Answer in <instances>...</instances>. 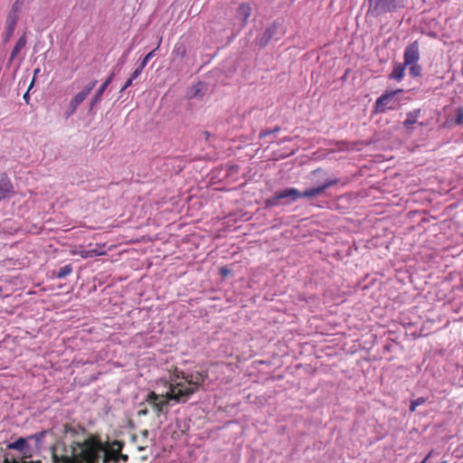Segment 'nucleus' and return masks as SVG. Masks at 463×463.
<instances>
[{
	"label": "nucleus",
	"mask_w": 463,
	"mask_h": 463,
	"mask_svg": "<svg viewBox=\"0 0 463 463\" xmlns=\"http://www.w3.org/2000/svg\"><path fill=\"white\" fill-rule=\"evenodd\" d=\"M204 381L202 374L195 376H187L183 372L177 373L171 377L165 393L157 394L154 392H149L146 402L151 404L157 412H161L164 407L170 401L175 402H184Z\"/></svg>",
	"instance_id": "1"
},
{
	"label": "nucleus",
	"mask_w": 463,
	"mask_h": 463,
	"mask_svg": "<svg viewBox=\"0 0 463 463\" xmlns=\"http://www.w3.org/2000/svg\"><path fill=\"white\" fill-rule=\"evenodd\" d=\"M100 459L103 463L118 461L114 452L104 449L93 437H89L71 443L70 455L64 457V463H99Z\"/></svg>",
	"instance_id": "2"
},
{
	"label": "nucleus",
	"mask_w": 463,
	"mask_h": 463,
	"mask_svg": "<svg viewBox=\"0 0 463 463\" xmlns=\"http://www.w3.org/2000/svg\"><path fill=\"white\" fill-rule=\"evenodd\" d=\"M337 184V179H328L324 184L305 190L298 191L297 188L289 187L276 192V194L265 201L266 207H276L279 205L290 204L299 198H313L321 195L324 192Z\"/></svg>",
	"instance_id": "3"
},
{
	"label": "nucleus",
	"mask_w": 463,
	"mask_h": 463,
	"mask_svg": "<svg viewBox=\"0 0 463 463\" xmlns=\"http://www.w3.org/2000/svg\"><path fill=\"white\" fill-rule=\"evenodd\" d=\"M402 90H395L386 91L382 94L374 103V113H385L388 110H397L401 107V99L398 97L400 93H402Z\"/></svg>",
	"instance_id": "4"
},
{
	"label": "nucleus",
	"mask_w": 463,
	"mask_h": 463,
	"mask_svg": "<svg viewBox=\"0 0 463 463\" xmlns=\"http://www.w3.org/2000/svg\"><path fill=\"white\" fill-rule=\"evenodd\" d=\"M368 13L377 17L403 8L404 0H368Z\"/></svg>",
	"instance_id": "5"
},
{
	"label": "nucleus",
	"mask_w": 463,
	"mask_h": 463,
	"mask_svg": "<svg viewBox=\"0 0 463 463\" xmlns=\"http://www.w3.org/2000/svg\"><path fill=\"white\" fill-rule=\"evenodd\" d=\"M97 80H92L88 83L82 90L78 92L71 100L70 105L66 112L64 113L65 118L71 117L77 110L78 107L86 99L92 90L97 84Z\"/></svg>",
	"instance_id": "6"
},
{
	"label": "nucleus",
	"mask_w": 463,
	"mask_h": 463,
	"mask_svg": "<svg viewBox=\"0 0 463 463\" xmlns=\"http://www.w3.org/2000/svg\"><path fill=\"white\" fill-rule=\"evenodd\" d=\"M404 64L416 63L420 60V49L417 41L409 44L404 50Z\"/></svg>",
	"instance_id": "7"
},
{
	"label": "nucleus",
	"mask_w": 463,
	"mask_h": 463,
	"mask_svg": "<svg viewBox=\"0 0 463 463\" xmlns=\"http://www.w3.org/2000/svg\"><path fill=\"white\" fill-rule=\"evenodd\" d=\"M18 19H19L18 16L10 14H7V17L5 20V31L3 35L5 43L9 42L11 37L13 36L14 32L16 28Z\"/></svg>",
	"instance_id": "8"
},
{
	"label": "nucleus",
	"mask_w": 463,
	"mask_h": 463,
	"mask_svg": "<svg viewBox=\"0 0 463 463\" xmlns=\"http://www.w3.org/2000/svg\"><path fill=\"white\" fill-rule=\"evenodd\" d=\"M115 77V73L114 72H111L108 78L106 79V80L101 84V86L98 89V90L96 91V93L94 94V96L92 97L91 99V101H90V109H92L100 100H101V97L104 93V91L106 90V89L108 88V86L112 82L113 79Z\"/></svg>",
	"instance_id": "9"
},
{
	"label": "nucleus",
	"mask_w": 463,
	"mask_h": 463,
	"mask_svg": "<svg viewBox=\"0 0 463 463\" xmlns=\"http://www.w3.org/2000/svg\"><path fill=\"white\" fill-rule=\"evenodd\" d=\"M14 187L10 178L6 174L0 175V194L2 196L7 197L9 194L13 193Z\"/></svg>",
	"instance_id": "10"
},
{
	"label": "nucleus",
	"mask_w": 463,
	"mask_h": 463,
	"mask_svg": "<svg viewBox=\"0 0 463 463\" xmlns=\"http://www.w3.org/2000/svg\"><path fill=\"white\" fill-rule=\"evenodd\" d=\"M405 68L406 65L404 63L397 61L393 62V68L391 74L389 75V79L396 81H401L404 77Z\"/></svg>",
	"instance_id": "11"
},
{
	"label": "nucleus",
	"mask_w": 463,
	"mask_h": 463,
	"mask_svg": "<svg viewBox=\"0 0 463 463\" xmlns=\"http://www.w3.org/2000/svg\"><path fill=\"white\" fill-rule=\"evenodd\" d=\"M278 31V26L275 24H272L270 26H269L265 32L263 33L262 36L260 38V44L261 46H265L268 44V43L275 37Z\"/></svg>",
	"instance_id": "12"
},
{
	"label": "nucleus",
	"mask_w": 463,
	"mask_h": 463,
	"mask_svg": "<svg viewBox=\"0 0 463 463\" xmlns=\"http://www.w3.org/2000/svg\"><path fill=\"white\" fill-rule=\"evenodd\" d=\"M28 437L27 438H19L14 442H11L7 445V448L9 449H15L20 452L25 451V449L28 448Z\"/></svg>",
	"instance_id": "13"
},
{
	"label": "nucleus",
	"mask_w": 463,
	"mask_h": 463,
	"mask_svg": "<svg viewBox=\"0 0 463 463\" xmlns=\"http://www.w3.org/2000/svg\"><path fill=\"white\" fill-rule=\"evenodd\" d=\"M26 43H27V38H26V35L24 34L19 38V40L15 43V45L11 52L10 59H9L10 62L14 60V58L17 56L19 52L26 45Z\"/></svg>",
	"instance_id": "14"
},
{
	"label": "nucleus",
	"mask_w": 463,
	"mask_h": 463,
	"mask_svg": "<svg viewBox=\"0 0 463 463\" xmlns=\"http://www.w3.org/2000/svg\"><path fill=\"white\" fill-rule=\"evenodd\" d=\"M420 115V109H419L410 111L407 114V118H406L405 121L403 122L404 127L409 129L412 125L417 123Z\"/></svg>",
	"instance_id": "15"
},
{
	"label": "nucleus",
	"mask_w": 463,
	"mask_h": 463,
	"mask_svg": "<svg viewBox=\"0 0 463 463\" xmlns=\"http://www.w3.org/2000/svg\"><path fill=\"white\" fill-rule=\"evenodd\" d=\"M251 14V7L248 4H242L238 8V16L246 23Z\"/></svg>",
	"instance_id": "16"
},
{
	"label": "nucleus",
	"mask_w": 463,
	"mask_h": 463,
	"mask_svg": "<svg viewBox=\"0 0 463 463\" xmlns=\"http://www.w3.org/2000/svg\"><path fill=\"white\" fill-rule=\"evenodd\" d=\"M72 272V266L71 264H67L62 266L57 272L56 277L58 279H63L69 276Z\"/></svg>",
	"instance_id": "17"
},
{
	"label": "nucleus",
	"mask_w": 463,
	"mask_h": 463,
	"mask_svg": "<svg viewBox=\"0 0 463 463\" xmlns=\"http://www.w3.org/2000/svg\"><path fill=\"white\" fill-rule=\"evenodd\" d=\"M24 1L25 0H15L14 5H12V8H11L9 14L19 17V14H20L22 7L24 4Z\"/></svg>",
	"instance_id": "18"
},
{
	"label": "nucleus",
	"mask_w": 463,
	"mask_h": 463,
	"mask_svg": "<svg viewBox=\"0 0 463 463\" xmlns=\"http://www.w3.org/2000/svg\"><path fill=\"white\" fill-rule=\"evenodd\" d=\"M407 66H409V71H410L411 76H412V77L420 76L422 69H421V66L418 64V62L406 64V67Z\"/></svg>",
	"instance_id": "19"
},
{
	"label": "nucleus",
	"mask_w": 463,
	"mask_h": 463,
	"mask_svg": "<svg viewBox=\"0 0 463 463\" xmlns=\"http://www.w3.org/2000/svg\"><path fill=\"white\" fill-rule=\"evenodd\" d=\"M200 87H201V84H197L196 86H194L193 88H191V90L188 92V97L189 98L198 97L199 93L201 91V88Z\"/></svg>",
	"instance_id": "20"
},
{
	"label": "nucleus",
	"mask_w": 463,
	"mask_h": 463,
	"mask_svg": "<svg viewBox=\"0 0 463 463\" xmlns=\"http://www.w3.org/2000/svg\"><path fill=\"white\" fill-rule=\"evenodd\" d=\"M157 48H156L155 50L151 51L149 53H147L144 58L143 60L141 61L140 62V66H142L143 68H145L146 66V64L148 63V61L151 60V58L155 55V52L156 51Z\"/></svg>",
	"instance_id": "21"
},
{
	"label": "nucleus",
	"mask_w": 463,
	"mask_h": 463,
	"mask_svg": "<svg viewBox=\"0 0 463 463\" xmlns=\"http://www.w3.org/2000/svg\"><path fill=\"white\" fill-rule=\"evenodd\" d=\"M45 435H46V431L43 430V431H40V432H37L35 434L28 436V439H35L37 442H40V441L43 440V439L45 437Z\"/></svg>",
	"instance_id": "22"
},
{
	"label": "nucleus",
	"mask_w": 463,
	"mask_h": 463,
	"mask_svg": "<svg viewBox=\"0 0 463 463\" xmlns=\"http://www.w3.org/2000/svg\"><path fill=\"white\" fill-rule=\"evenodd\" d=\"M455 123L460 125L463 123V109H458L455 118Z\"/></svg>",
	"instance_id": "23"
},
{
	"label": "nucleus",
	"mask_w": 463,
	"mask_h": 463,
	"mask_svg": "<svg viewBox=\"0 0 463 463\" xmlns=\"http://www.w3.org/2000/svg\"><path fill=\"white\" fill-rule=\"evenodd\" d=\"M143 70H144V68L142 66L138 65V67L132 72L130 79H132L133 80H136L137 77L140 76Z\"/></svg>",
	"instance_id": "24"
},
{
	"label": "nucleus",
	"mask_w": 463,
	"mask_h": 463,
	"mask_svg": "<svg viewBox=\"0 0 463 463\" xmlns=\"http://www.w3.org/2000/svg\"><path fill=\"white\" fill-rule=\"evenodd\" d=\"M412 401L414 402L416 406H420V405H422L423 403L426 402V398H424V397H418L417 399L412 400Z\"/></svg>",
	"instance_id": "25"
},
{
	"label": "nucleus",
	"mask_w": 463,
	"mask_h": 463,
	"mask_svg": "<svg viewBox=\"0 0 463 463\" xmlns=\"http://www.w3.org/2000/svg\"><path fill=\"white\" fill-rule=\"evenodd\" d=\"M133 83V80L132 79H128L125 84L123 85V87L121 88L120 90V92L124 91L125 90H127L128 87H130Z\"/></svg>",
	"instance_id": "26"
},
{
	"label": "nucleus",
	"mask_w": 463,
	"mask_h": 463,
	"mask_svg": "<svg viewBox=\"0 0 463 463\" xmlns=\"http://www.w3.org/2000/svg\"><path fill=\"white\" fill-rule=\"evenodd\" d=\"M33 82H34V80H33V81H32V83H31L30 87H32V86H33ZM29 89H31V88H29ZM29 90H28L24 94V97H23V98H24V101H25L27 104H28V103H29V101H30Z\"/></svg>",
	"instance_id": "27"
},
{
	"label": "nucleus",
	"mask_w": 463,
	"mask_h": 463,
	"mask_svg": "<svg viewBox=\"0 0 463 463\" xmlns=\"http://www.w3.org/2000/svg\"><path fill=\"white\" fill-rule=\"evenodd\" d=\"M80 256L84 259L91 258V253L90 250H84L80 251Z\"/></svg>",
	"instance_id": "28"
},
{
	"label": "nucleus",
	"mask_w": 463,
	"mask_h": 463,
	"mask_svg": "<svg viewBox=\"0 0 463 463\" xmlns=\"http://www.w3.org/2000/svg\"><path fill=\"white\" fill-rule=\"evenodd\" d=\"M90 250V253H91V258L92 257H95V256H99V255H102L103 252L102 251H99L97 249H92V250Z\"/></svg>",
	"instance_id": "29"
},
{
	"label": "nucleus",
	"mask_w": 463,
	"mask_h": 463,
	"mask_svg": "<svg viewBox=\"0 0 463 463\" xmlns=\"http://www.w3.org/2000/svg\"><path fill=\"white\" fill-rule=\"evenodd\" d=\"M128 53H129V51L126 52L121 56L120 60H119V62H120L121 64H124V63H125V61H126V60H127V58H128Z\"/></svg>",
	"instance_id": "30"
},
{
	"label": "nucleus",
	"mask_w": 463,
	"mask_h": 463,
	"mask_svg": "<svg viewBox=\"0 0 463 463\" xmlns=\"http://www.w3.org/2000/svg\"><path fill=\"white\" fill-rule=\"evenodd\" d=\"M417 407H418V406H416V404L414 403V402H413V401H411V403H410V411H411V412H413V411H416Z\"/></svg>",
	"instance_id": "31"
},
{
	"label": "nucleus",
	"mask_w": 463,
	"mask_h": 463,
	"mask_svg": "<svg viewBox=\"0 0 463 463\" xmlns=\"http://www.w3.org/2000/svg\"><path fill=\"white\" fill-rule=\"evenodd\" d=\"M417 407H418V406H416V404L414 403V402H413V401H411V403H410V411H411V412H413V411H416Z\"/></svg>",
	"instance_id": "32"
},
{
	"label": "nucleus",
	"mask_w": 463,
	"mask_h": 463,
	"mask_svg": "<svg viewBox=\"0 0 463 463\" xmlns=\"http://www.w3.org/2000/svg\"><path fill=\"white\" fill-rule=\"evenodd\" d=\"M279 128H278V127H277V128H274V130H272V131H269V132L261 133V134H260V137H265V136H267V135H269V134H270V133H272V132H277V131H279Z\"/></svg>",
	"instance_id": "33"
},
{
	"label": "nucleus",
	"mask_w": 463,
	"mask_h": 463,
	"mask_svg": "<svg viewBox=\"0 0 463 463\" xmlns=\"http://www.w3.org/2000/svg\"><path fill=\"white\" fill-rule=\"evenodd\" d=\"M430 455H431V452H430V453H429V454H428V455L423 458V460H422L420 463H426V462H427V460L430 458Z\"/></svg>",
	"instance_id": "34"
},
{
	"label": "nucleus",
	"mask_w": 463,
	"mask_h": 463,
	"mask_svg": "<svg viewBox=\"0 0 463 463\" xmlns=\"http://www.w3.org/2000/svg\"><path fill=\"white\" fill-rule=\"evenodd\" d=\"M221 272H222V274L226 275V274H228L229 270H228L226 268H222V269H221Z\"/></svg>",
	"instance_id": "35"
},
{
	"label": "nucleus",
	"mask_w": 463,
	"mask_h": 463,
	"mask_svg": "<svg viewBox=\"0 0 463 463\" xmlns=\"http://www.w3.org/2000/svg\"><path fill=\"white\" fill-rule=\"evenodd\" d=\"M140 413H142V414H146V411H140Z\"/></svg>",
	"instance_id": "36"
},
{
	"label": "nucleus",
	"mask_w": 463,
	"mask_h": 463,
	"mask_svg": "<svg viewBox=\"0 0 463 463\" xmlns=\"http://www.w3.org/2000/svg\"><path fill=\"white\" fill-rule=\"evenodd\" d=\"M147 435V430H145L144 431V436H146Z\"/></svg>",
	"instance_id": "37"
}]
</instances>
